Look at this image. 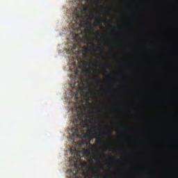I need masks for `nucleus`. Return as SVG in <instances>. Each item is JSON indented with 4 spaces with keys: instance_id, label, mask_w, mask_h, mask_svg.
I'll return each instance as SVG.
<instances>
[{
    "instance_id": "1",
    "label": "nucleus",
    "mask_w": 178,
    "mask_h": 178,
    "mask_svg": "<svg viewBox=\"0 0 178 178\" xmlns=\"http://www.w3.org/2000/svg\"><path fill=\"white\" fill-rule=\"evenodd\" d=\"M83 115H81V116H78V122L79 123V125H78L77 123L75 124L76 127V132H80V134H83V129L84 128V120L83 119Z\"/></svg>"
},
{
    "instance_id": "2",
    "label": "nucleus",
    "mask_w": 178,
    "mask_h": 178,
    "mask_svg": "<svg viewBox=\"0 0 178 178\" xmlns=\"http://www.w3.org/2000/svg\"><path fill=\"white\" fill-rule=\"evenodd\" d=\"M71 152L72 153H76V156H74V161H79V159H80L81 156L80 153L78 152L77 149L71 148Z\"/></svg>"
},
{
    "instance_id": "3",
    "label": "nucleus",
    "mask_w": 178,
    "mask_h": 178,
    "mask_svg": "<svg viewBox=\"0 0 178 178\" xmlns=\"http://www.w3.org/2000/svg\"><path fill=\"white\" fill-rule=\"evenodd\" d=\"M103 19L99 14H97V19L95 21V26H102Z\"/></svg>"
},
{
    "instance_id": "4",
    "label": "nucleus",
    "mask_w": 178,
    "mask_h": 178,
    "mask_svg": "<svg viewBox=\"0 0 178 178\" xmlns=\"http://www.w3.org/2000/svg\"><path fill=\"white\" fill-rule=\"evenodd\" d=\"M81 83H83L82 81L79 80L77 82H74V88L76 89H81Z\"/></svg>"
},
{
    "instance_id": "5",
    "label": "nucleus",
    "mask_w": 178,
    "mask_h": 178,
    "mask_svg": "<svg viewBox=\"0 0 178 178\" xmlns=\"http://www.w3.org/2000/svg\"><path fill=\"white\" fill-rule=\"evenodd\" d=\"M92 157L94 158V159H96V161L98 163H100L101 161H100V156L99 154V153H94Z\"/></svg>"
},
{
    "instance_id": "6",
    "label": "nucleus",
    "mask_w": 178,
    "mask_h": 178,
    "mask_svg": "<svg viewBox=\"0 0 178 178\" xmlns=\"http://www.w3.org/2000/svg\"><path fill=\"white\" fill-rule=\"evenodd\" d=\"M102 81V79H101L100 77H99V76H96V77H95V82H101Z\"/></svg>"
},
{
    "instance_id": "7",
    "label": "nucleus",
    "mask_w": 178,
    "mask_h": 178,
    "mask_svg": "<svg viewBox=\"0 0 178 178\" xmlns=\"http://www.w3.org/2000/svg\"><path fill=\"white\" fill-rule=\"evenodd\" d=\"M106 134H107V135L112 136L113 135V129H107Z\"/></svg>"
},
{
    "instance_id": "8",
    "label": "nucleus",
    "mask_w": 178,
    "mask_h": 178,
    "mask_svg": "<svg viewBox=\"0 0 178 178\" xmlns=\"http://www.w3.org/2000/svg\"><path fill=\"white\" fill-rule=\"evenodd\" d=\"M82 153H84V154H88V155L90 154V150H83Z\"/></svg>"
},
{
    "instance_id": "9",
    "label": "nucleus",
    "mask_w": 178,
    "mask_h": 178,
    "mask_svg": "<svg viewBox=\"0 0 178 178\" xmlns=\"http://www.w3.org/2000/svg\"><path fill=\"white\" fill-rule=\"evenodd\" d=\"M91 42V47H95V43H94V39H89Z\"/></svg>"
},
{
    "instance_id": "10",
    "label": "nucleus",
    "mask_w": 178,
    "mask_h": 178,
    "mask_svg": "<svg viewBox=\"0 0 178 178\" xmlns=\"http://www.w3.org/2000/svg\"><path fill=\"white\" fill-rule=\"evenodd\" d=\"M95 149V145L94 144H92L89 149L94 150Z\"/></svg>"
},
{
    "instance_id": "11",
    "label": "nucleus",
    "mask_w": 178,
    "mask_h": 178,
    "mask_svg": "<svg viewBox=\"0 0 178 178\" xmlns=\"http://www.w3.org/2000/svg\"><path fill=\"white\" fill-rule=\"evenodd\" d=\"M94 17H95V14H93V13L91 14L90 15H89L90 19H93Z\"/></svg>"
},
{
    "instance_id": "12",
    "label": "nucleus",
    "mask_w": 178,
    "mask_h": 178,
    "mask_svg": "<svg viewBox=\"0 0 178 178\" xmlns=\"http://www.w3.org/2000/svg\"><path fill=\"white\" fill-rule=\"evenodd\" d=\"M89 65H96V64L95 63H93L92 61H90Z\"/></svg>"
},
{
    "instance_id": "13",
    "label": "nucleus",
    "mask_w": 178,
    "mask_h": 178,
    "mask_svg": "<svg viewBox=\"0 0 178 178\" xmlns=\"http://www.w3.org/2000/svg\"><path fill=\"white\" fill-rule=\"evenodd\" d=\"M92 127L93 128H96L95 123H92Z\"/></svg>"
},
{
    "instance_id": "14",
    "label": "nucleus",
    "mask_w": 178,
    "mask_h": 178,
    "mask_svg": "<svg viewBox=\"0 0 178 178\" xmlns=\"http://www.w3.org/2000/svg\"><path fill=\"white\" fill-rule=\"evenodd\" d=\"M83 11L86 13L87 11V8H86L85 6H83Z\"/></svg>"
},
{
    "instance_id": "15",
    "label": "nucleus",
    "mask_w": 178,
    "mask_h": 178,
    "mask_svg": "<svg viewBox=\"0 0 178 178\" xmlns=\"http://www.w3.org/2000/svg\"><path fill=\"white\" fill-rule=\"evenodd\" d=\"M96 33H97V35H99V33H100L99 30H97V31Z\"/></svg>"
},
{
    "instance_id": "16",
    "label": "nucleus",
    "mask_w": 178,
    "mask_h": 178,
    "mask_svg": "<svg viewBox=\"0 0 178 178\" xmlns=\"http://www.w3.org/2000/svg\"><path fill=\"white\" fill-rule=\"evenodd\" d=\"M108 149L107 147H106L105 149H104V152H107Z\"/></svg>"
},
{
    "instance_id": "17",
    "label": "nucleus",
    "mask_w": 178,
    "mask_h": 178,
    "mask_svg": "<svg viewBox=\"0 0 178 178\" xmlns=\"http://www.w3.org/2000/svg\"><path fill=\"white\" fill-rule=\"evenodd\" d=\"M86 164H87V163L85 162L84 163H81V165H82V166H84V165H86Z\"/></svg>"
},
{
    "instance_id": "18",
    "label": "nucleus",
    "mask_w": 178,
    "mask_h": 178,
    "mask_svg": "<svg viewBox=\"0 0 178 178\" xmlns=\"http://www.w3.org/2000/svg\"><path fill=\"white\" fill-rule=\"evenodd\" d=\"M84 49H86V51H88V48L87 47H84Z\"/></svg>"
},
{
    "instance_id": "19",
    "label": "nucleus",
    "mask_w": 178,
    "mask_h": 178,
    "mask_svg": "<svg viewBox=\"0 0 178 178\" xmlns=\"http://www.w3.org/2000/svg\"><path fill=\"white\" fill-rule=\"evenodd\" d=\"M75 177H76V178H79L78 175H77V172L75 174Z\"/></svg>"
},
{
    "instance_id": "20",
    "label": "nucleus",
    "mask_w": 178,
    "mask_h": 178,
    "mask_svg": "<svg viewBox=\"0 0 178 178\" xmlns=\"http://www.w3.org/2000/svg\"><path fill=\"white\" fill-rule=\"evenodd\" d=\"M92 177H96V175H95V172H93V174L92 175Z\"/></svg>"
},
{
    "instance_id": "21",
    "label": "nucleus",
    "mask_w": 178,
    "mask_h": 178,
    "mask_svg": "<svg viewBox=\"0 0 178 178\" xmlns=\"http://www.w3.org/2000/svg\"><path fill=\"white\" fill-rule=\"evenodd\" d=\"M74 13H78L77 8H76V10H74Z\"/></svg>"
},
{
    "instance_id": "22",
    "label": "nucleus",
    "mask_w": 178,
    "mask_h": 178,
    "mask_svg": "<svg viewBox=\"0 0 178 178\" xmlns=\"http://www.w3.org/2000/svg\"><path fill=\"white\" fill-rule=\"evenodd\" d=\"M96 40L98 41V40H99V39H98V38H96Z\"/></svg>"
},
{
    "instance_id": "23",
    "label": "nucleus",
    "mask_w": 178,
    "mask_h": 178,
    "mask_svg": "<svg viewBox=\"0 0 178 178\" xmlns=\"http://www.w3.org/2000/svg\"><path fill=\"white\" fill-rule=\"evenodd\" d=\"M110 157H111V158L113 157H113H114V156H110Z\"/></svg>"
},
{
    "instance_id": "24",
    "label": "nucleus",
    "mask_w": 178,
    "mask_h": 178,
    "mask_svg": "<svg viewBox=\"0 0 178 178\" xmlns=\"http://www.w3.org/2000/svg\"><path fill=\"white\" fill-rule=\"evenodd\" d=\"M101 89H104V88L102 87Z\"/></svg>"
},
{
    "instance_id": "25",
    "label": "nucleus",
    "mask_w": 178,
    "mask_h": 178,
    "mask_svg": "<svg viewBox=\"0 0 178 178\" xmlns=\"http://www.w3.org/2000/svg\"><path fill=\"white\" fill-rule=\"evenodd\" d=\"M77 137H80L79 134H77Z\"/></svg>"
},
{
    "instance_id": "26",
    "label": "nucleus",
    "mask_w": 178,
    "mask_h": 178,
    "mask_svg": "<svg viewBox=\"0 0 178 178\" xmlns=\"http://www.w3.org/2000/svg\"><path fill=\"white\" fill-rule=\"evenodd\" d=\"M91 161L93 162L92 159Z\"/></svg>"
},
{
    "instance_id": "27",
    "label": "nucleus",
    "mask_w": 178,
    "mask_h": 178,
    "mask_svg": "<svg viewBox=\"0 0 178 178\" xmlns=\"http://www.w3.org/2000/svg\"><path fill=\"white\" fill-rule=\"evenodd\" d=\"M75 166H77V165H76V164H75Z\"/></svg>"
},
{
    "instance_id": "28",
    "label": "nucleus",
    "mask_w": 178,
    "mask_h": 178,
    "mask_svg": "<svg viewBox=\"0 0 178 178\" xmlns=\"http://www.w3.org/2000/svg\"><path fill=\"white\" fill-rule=\"evenodd\" d=\"M101 52H102V50L101 49Z\"/></svg>"
}]
</instances>
